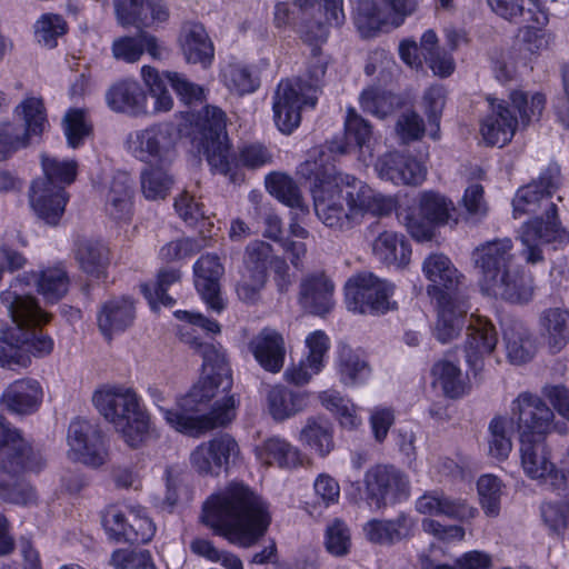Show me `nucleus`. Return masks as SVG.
Returning a JSON list of instances; mask_svg holds the SVG:
<instances>
[{
  "instance_id": "21",
  "label": "nucleus",
  "mask_w": 569,
  "mask_h": 569,
  "mask_svg": "<svg viewBox=\"0 0 569 569\" xmlns=\"http://www.w3.org/2000/svg\"><path fill=\"white\" fill-rule=\"evenodd\" d=\"M520 467L523 475L538 486L560 492L557 476V463L552 451L543 440L520 442Z\"/></svg>"
},
{
  "instance_id": "39",
  "label": "nucleus",
  "mask_w": 569,
  "mask_h": 569,
  "mask_svg": "<svg viewBox=\"0 0 569 569\" xmlns=\"http://www.w3.org/2000/svg\"><path fill=\"white\" fill-rule=\"evenodd\" d=\"M372 253L379 262L388 267L403 269L411 261L412 250L405 234L393 230H383L372 242Z\"/></svg>"
},
{
  "instance_id": "46",
  "label": "nucleus",
  "mask_w": 569,
  "mask_h": 569,
  "mask_svg": "<svg viewBox=\"0 0 569 569\" xmlns=\"http://www.w3.org/2000/svg\"><path fill=\"white\" fill-rule=\"evenodd\" d=\"M266 188L279 201L296 210L297 217L307 216L308 207L303 203L300 191L295 181L287 174L273 172L266 178Z\"/></svg>"
},
{
  "instance_id": "54",
  "label": "nucleus",
  "mask_w": 569,
  "mask_h": 569,
  "mask_svg": "<svg viewBox=\"0 0 569 569\" xmlns=\"http://www.w3.org/2000/svg\"><path fill=\"white\" fill-rule=\"evenodd\" d=\"M141 78L150 97L154 100L152 112L157 114L170 111L173 107V99L167 89L168 81L164 73L160 74L157 69L143 66Z\"/></svg>"
},
{
  "instance_id": "12",
  "label": "nucleus",
  "mask_w": 569,
  "mask_h": 569,
  "mask_svg": "<svg viewBox=\"0 0 569 569\" xmlns=\"http://www.w3.org/2000/svg\"><path fill=\"white\" fill-rule=\"evenodd\" d=\"M109 423L131 448L141 447L152 431L151 418L141 398L123 386L109 388Z\"/></svg>"
},
{
  "instance_id": "8",
  "label": "nucleus",
  "mask_w": 569,
  "mask_h": 569,
  "mask_svg": "<svg viewBox=\"0 0 569 569\" xmlns=\"http://www.w3.org/2000/svg\"><path fill=\"white\" fill-rule=\"evenodd\" d=\"M488 101L490 109L480 122V136L487 146L492 147L509 143L519 123L527 126L538 120L546 106L543 94L522 90L511 91L508 100L488 98Z\"/></svg>"
},
{
  "instance_id": "2",
  "label": "nucleus",
  "mask_w": 569,
  "mask_h": 569,
  "mask_svg": "<svg viewBox=\"0 0 569 569\" xmlns=\"http://www.w3.org/2000/svg\"><path fill=\"white\" fill-rule=\"evenodd\" d=\"M298 174L312 181L310 191L316 214L332 230H350L366 214H386L395 207L391 197L376 192L353 176L336 173L322 156L319 161L307 160L301 163Z\"/></svg>"
},
{
  "instance_id": "6",
  "label": "nucleus",
  "mask_w": 569,
  "mask_h": 569,
  "mask_svg": "<svg viewBox=\"0 0 569 569\" xmlns=\"http://www.w3.org/2000/svg\"><path fill=\"white\" fill-rule=\"evenodd\" d=\"M191 124L199 133V146L213 173L229 176L236 181V170L240 166L258 168L270 161L269 152L258 144L243 147L238 156L231 152L224 113L217 107H204Z\"/></svg>"
},
{
  "instance_id": "11",
  "label": "nucleus",
  "mask_w": 569,
  "mask_h": 569,
  "mask_svg": "<svg viewBox=\"0 0 569 569\" xmlns=\"http://www.w3.org/2000/svg\"><path fill=\"white\" fill-rule=\"evenodd\" d=\"M415 510L426 517L421 521L422 531L445 543L463 541L466 530L460 525H445L432 517L469 522L478 516V509L467 499L453 498L440 490L425 491L416 499Z\"/></svg>"
},
{
  "instance_id": "27",
  "label": "nucleus",
  "mask_w": 569,
  "mask_h": 569,
  "mask_svg": "<svg viewBox=\"0 0 569 569\" xmlns=\"http://www.w3.org/2000/svg\"><path fill=\"white\" fill-rule=\"evenodd\" d=\"M377 176L396 186H418L427 176V167L416 158L400 152H387L375 163Z\"/></svg>"
},
{
  "instance_id": "44",
  "label": "nucleus",
  "mask_w": 569,
  "mask_h": 569,
  "mask_svg": "<svg viewBox=\"0 0 569 569\" xmlns=\"http://www.w3.org/2000/svg\"><path fill=\"white\" fill-rule=\"evenodd\" d=\"M515 421L507 416L493 418L488 427V456L497 461H505L512 451Z\"/></svg>"
},
{
  "instance_id": "58",
  "label": "nucleus",
  "mask_w": 569,
  "mask_h": 569,
  "mask_svg": "<svg viewBox=\"0 0 569 569\" xmlns=\"http://www.w3.org/2000/svg\"><path fill=\"white\" fill-rule=\"evenodd\" d=\"M172 183V177L161 168L147 169L141 173V189L148 200L164 199Z\"/></svg>"
},
{
  "instance_id": "41",
  "label": "nucleus",
  "mask_w": 569,
  "mask_h": 569,
  "mask_svg": "<svg viewBox=\"0 0 569 569\" xmlns=\"http://www.w3.org/2000/svg\"><path fill=\"white\" fill-rule=\"evenodd\" d=\"M416 520L408 515H399L392 520L371 519L363 526L367 540L378 545H393L413 535Z\"/></svg>"
},
{
  "instance_id": "35",
  "label": "nucleus",
  "mask_w": 569,
  "mask_h": 569,
  "mask_svg": "<svg viewBox=\"0 0 569 569\" xmlns=\"http://www.w3.org/2000/svg\"><path fill=\"white\" fill-rule=\"evenodd\" d=\"M346 144L338 146L332 142L328 148L332 152L347 153L358 150V159L363 164H369L372 159V132L371 127L361 118L355 109L350 108L345 121Z\"/></svg>"
},
{
  "instance_id": "47",
  "label": "nucleus",
  "mask_w": 569,
  "mask_h": 569,
  "mask_svg": "<svg viewBox=\"0 0 569 569\" xmlns=\"http://www.w3.org/2000/svg\"><path fill=\"white\" fill-rule=\"evenodd\" d=\"M503 342L507 358L513 365L526 363L535 355L536 349L530 332L520 323H513L505 328Z\"/></svg>"
},
{
  "instance_id": "23",
  "label": "nucleus",
  "mask_w": 569,
  "mask_h": 569,
  "mask_svg": "<svg viewBox=\"0 0 569 569\" xmlns=\"http://www.w3.org/2000/svg\"><path fill=\"white\" fill-rule=\"evenodd\" d=\"M271 248L262 241H254L247 247L244 268L237 286V295L244 302H254L267 281Z\"/></svg>"
},
{
  "instance_id": "45",
  "label": "nucleus",
  "mask_w": 569,
  "mask_h": 569,
  "mask_svg": "<svg viewBox=\"0 0 569 569\" xmlns=\"http://www.w3.org/2000/svg\"><path fill=\"white\" fill-rule=\"evenodd\" d=\"M298 440L320 457L328 456L335 448L332 428L322 419H307Z\"/></svg>"
},
{
  "instance_id": "48",
  "label": "nucleus",
  "mask_w": 569,
  "mask_h": 569,
  "mask_svg": "<svg viewBox=\"0 0 569 569\" xmlns=\"http://www.w3.org/2000/svg\"><path fill=\"white\" fill-rule=\"evenodd\" d=\"M38 292L49 303L61 300L69 289V277L62 264L47 268L39 273H32Z\"/></svg>"
},
{
  "instance_id": "64",
  "label": "nucleus",
  "mask_w": 569,
  "mask_h": 569,
  "mask_svg": "<svg viewBox=\"0 0 569 569\" xmlns=\"http://www.w3.org/2000/svg\"><path fill=\"white\" fill-rule=\"evenodd\" d=\"M295 3L305 12L323 10L329 26L339 27L345 22L343 0H295Z\"/></svg>"
},
{
  "instance_id": "57",
  "label": "nucleus",
  "mask_w": 569,
  "mask_h": 569,
  "mask_svg": "<svg viewBox=\"0 0 569 569\" xmlns=\"http://www.w3.org/2000/svg\"><path fill=\"white\" fill-rule=\"evenodd\" d=\"M221 78L230 92L246 94L253 92L258 86V79L249 68L241 63H230L223 67Z\"/></svg>"
},
{
  "instance_id": "13",
  "label": "nucleus",
  "mask_w": 569,
  "mask_h": 569,
  "mask_svg": "<svg viewBox=\"0 0 569 569\" xmlns=\"http://www.w3.org/2000/svg\"><path fill=\"white\" fill-rule=\"evenodd\" d=\"M395 290L392 282L371 272H361L346 282V305L358 313H386L397 309V302L392 300Z\"/></svg>"
},
{
  "instance_id": "33",
  "label": "nucleus",
  "mask_w": 569,
  "mask_h": 569,
  "mask_svg": "<svg viewBox=\"0 0 569 569\" xmlns=\"http://www.w3.org/2000/svg\"><path fill=\"white\" fill-rule=\"evenodd\" d=\"M333 291L335 286L325 273L308 274L300 283L298 303L306 312L323 317L335 306Z\"/></svg>"
},
{
  "instance_id": "19",
  "label": "nucleus",
  "mask_w": 569,
  "mask_h": 569,
  "mask_svg": "<svg viewBox=\"0 0 569 569\" xmlns=\"http://www.w3.org/2000/svg\"><path fill=\"white\" fill-rule=\"evenodd\" d=\"M421 272L427 280V293L436 300L460 295L465 274L450 257L442 252H431L422 260Z\"/></svg>"
},
{
  "instance_id": "1",
  "label": "nucleus",
  "mask_w": 569,
  "mask_h": 569,
  "mask_svg": "<svg viewBox=\"0 0 569 569\" xmlns=\"http://www.w3.org/2000/svg\"><path fill=\"white\" fill-rule=\"evenodd\" d=\"M173 315L178 320L177 335L180 340L198 350L203 358L201 377L171 407L168 406V393L163 388L150 387L148 393L164 422L174 431L184 435L189 413L200 411L220 391H229L232 380L223 351L201 341V335L220 333V325L200 312L177 310Z\"/></svg>"
},
{
  "instance_id": "56",
  "label": "nucleus",
  "mask_w": 569,
  "mask_h": 569,
  "mask_svg": "<svg viewBox=\"0 0 569 569\" xmlns=\"http://www.w3.org/2000/svg\"><path fill=\"white\" fill-rule=\"evenodd\" d=\"M363 111L383 119L399 106V98L378 88L365 89L359 98Z\"/></svg>"
},
{
  "instance_id": "4",
  "label": "nucleus",
  "mask_w": 569,
  "mask_h": 569,
  "mask_svg": "<svg viewBox=\"0 0 569 569\" xmlns=\"http://www.w3.org/2000/svg\"><path fill=\"white\" fill-rule=\"evenodd\" d=\"M558 186V171L549 170L538 180L518 189L512 200L516 219L526 214L533 217L519 232L523 246L522 254L529 263L542 260V244L563 243L569 240V233L560 226L556 204L551 201Z\"/></svg>"
},
{
  "instance_id": "51",
  "label": "nucleus",
  "mask_w": 569,
  "mask_h": 569,
  "mask_svg": "<svg viewBox=\"0 0 569 569\" xmlns=\"http://www.w3.org/2000/svg\"><path fill=\"white\" fill-rule=\"evenodd\" d=\"M479 505L487 517L497 518L501 510L505 485L492 473L481 475L476 483Z\"/></svg>"
},
{
  "instance_id": "31",
  "label": "nucleus",
  "mask_w": 569,
  "mask_h": 569,
  "mask_svg": "<svg viewBox=\"0 0 569 569\" xmlns=\"http://www.w3.org/2000/svg\"><path fill=\"white\" fill-rule=\"evenodd\" d=\"M172 143V128L163 123L130 134L128 149L137 159L151 162L166 158Z\"/></svg>"
},
{
  "instance_id": "26",
  "label": "nucleus",
  "mask_w": 569,
  "mask_h": 569,
  "mask_svg": "<svg viewBox=\"0 0 569 569\" xmlns=\"http://www.w3.org/2000/svg\"><path fill=\"white\" fill-rule=\"evenodd\" d=\"M497 343L498 333L492 322L485 317L471 315L467 326L465 353L472 371L478 372L483 368L486 359L492 355Z\"/></svg>"
},
{
  "instance_id": "42",
  "label": "nucleus",
  "mask_w": 569,
  "mask_h": 569,
  "mask_svg": "<svg viewBox=\"0 0 569 569\" xmlns=\"http://www.w3.org/2000/svg\"><path fill=\"white\" fill-rule=\"evenodd\" d=\"M236 417V400L233 396H224L217 401L210 412L199 415L190 412L188 418V427L184 435L190 437H200L209 430L218 427H224Z\"/></svg>"
},
{
  "instance_id": "5",
  "label": "nucleus",
  "mask_w": 569,
  "mask_h": 569,
  "mask_svg": "<svg viewBox=\"0 0 569 569\" xmlns=\"http://www.w3.org/2000/svg\"><path fill=\"white\" fill-rule=\"evenodd\" d=\"M511 239L486 241L471 252L480 292L512 303H525L533 296L532 279L515 263Z\"/></svg>"
},
{
  "instance_id": "16",
  "label": "nucleus",
  "mask_w": 569,
  "mask_h": 569,
  "mask_svg": "<svg viewBox=\"0 0 569 569\" xmlns=\"http://www.w3.org/2000/svg\"><path fill=\"white\" fill-rule=\"evenodd\" d=\"M519 433V441L543 439L555 429V412L539 397L529 392L520 393L510 406V417Z\"/></svg>"
},
{
  "instance_id": "43",
  "label": "nucleus",
  "mask_w": 569,
  "mask_h": 569,
  "mask_svg": "<svg viewBox=\"0 0 569 569\" xmlns=\"http://www.w3.org/2000/svg\"><path fill=\"white\" fill-rule=\"evenodd\" d=\"M179 42L187 62L200 63L203 67L212 62L214 56L213 44L202 24H184Z\"/></svg>"
},
{
  "instance_id": "55",
  "label": "nucleus",
  "mask_w": 569,
  "mask_h": 569,
  "mask_svg": "<svg viewBox=\"0 0 569 569\" xmlns=\"http://www.w3.org/2000/svg\"><path fill=\"white\" fill-rule=\"evenodd\" d=\"M41 166L44 177L38 180H48L50 187L64 189L76 180L78 163L74 160H59L56 157L41 154Z\"/></svg>"
},
{
  "instance_id": "9",
  "label": "nucleus",
  "mask_w": 569,
  "mask_h": 569,
  "mask_svg": "<svg viewBox=\"0 0 569 569\" xmlns=\"http://www.w3.org/2000/svg\"><path fill=\"white\" fill-rule=\"evenodd\" d=\"M1 302L11 317V326L0 331V366L12 370L27 368L31 363L29 345L33 336L23 326L39 315L34 298L9 289L2 292Z\"/></svg>"
},
{
  "instance_id": "3",
  "label": "nucleus",
  "mask_w": 569,
  "mask_h": 569,
  "mask_svg": "<svg viewBox=\"0 0 569 569\" xmlns=\"http://www.w3.org/2000/svg\"><path fill=\"white\" fill-rule=\"evenodd\" d=\"M201 519L217 536L241 548L256 545L271 523L268 503L242 483H230L210 496Z\"/></svg>"
},
{
  "instance_id": "10",
  "label": "nucleus",
  "mask_w": 569,
  "mask_h": 569,
  "mask_svg": "<svg viewBox=\"0 0 569 569\" xmlns=\"http://www.w3.org/2000/svg\"><path fill=\"white\" fill-rule=\"evenodd\" d=\"M327 62L318 50H313V62L309 69L310 80L281 81L273 94L272 111L277 128L283 133H291L301 121L305 107L313 108L318 100V82L325 76Z\"/></svg>"
},
{
  "instance_id": "62",
  "label": "nucleus",
  "mask_w": 569,
  "mask_h": 569,
  "mask_svg": "<svg viewBox=\"0 0 569 569\" xmlns=\"http://www.w3.org/2000/svg\"><path fill=\"white\" fill-rule=\"evenodd\" d=\"M31 139L22 127L10 123H0V161L6 160L13 152L30 144Z\"/></svg>"
},
{
  "instance_id": "29",
  "label": "nucleus",
  "mask_w": 569,
  "mask_h": 569,
  "mask_svg": "<svg viewBox=\"0 0 569 569\" xmlns=\"http://www.w3.org/2000/svg\"><path fill=\"white\" fill-rule=\"evenodd\" d=\"M223 272L224 268L216 254H203L193 266L196 289L207 308L217 313L226 308L219 283Z\"/></svg>"
},
{
  "instance_id": "25",
  "label": "nucleus",
  "mask_w": 569,
  "mask_h": 569,
  "mask_svg": "<svg viewBox=\"0 0 569 569\" xmlns=\"http://www.w3.org/2000/svg\"><path fill=\"white\" fill-rule=\"evenodd\" d=\"M69 457L91 467L103 463L102 430L88 420H73L68 430Z\"/></svg>"
},
{
  "instance_id": "18",
  "label": "nucleus",
  "mask_w": 569,
  "mask_h": 569,
  "mask_svg": "<svg viewBox=\"0 0 569 569\" xmlns=\"http://www.w3.org/2000/svg\"><path fill=\"white\" fill-rule=\"evenodd\" d=\"M398 50L400 59L411 69H420L426 61L438 77H448L455 70L453 58L439 48L438 37L431 29L422 33L419 46L411 39H403Z\"/></svg>"
},
{
  "instance_id": "14",
  "label": "nucleus",
  "mask_w": 569,
  "mask_h": 569,
  "mask_svg": "<svg viewBox=\"0 0 569 569\" xmlns=\"http://www.w3.org/2000/svg\"><path fill=\"white\" fill-rule=\"evenodd\" d=\"M383 8L373 0H357L353 7V21L365 38L376 36L388 28H399L406 19L412 16L420 0H381Z\"/></svg>"
},
{
  "instance_id": "40",
  "label": "nucleus",
  "mask_w": 569,
  "mask_h": 569,
  "mask_svg": "<svg viewBox=\"0 0 569 569\" xmlns=\"http://www.w3.org/2000/svg\"><path fill=\"white\" fill-rule=\"evenodd\" d=\"M539 336L552 352L569 343V310L560 307L545 309L538 318Z\"/></svg>"
},
{
  "instance_id": "53",
  "label": "nucleus",
  "mask_w": 569,
  "mask_h": 569,
  "mask_svg": "<svg viewBox=\"0 0 569 569\" xmlns=\"http://www.w3.org/2000/svg\"><path fill=\"white\" fill-rule=\"evenodd\" d=\"M14 114L23 121L22 130L28 133L30 139L41 136L48 123L46 109L40 98L24 99L16 107Z\"/></svg>"
},
{
  "instance_id": "20",
  "label": "nucleus",
  "mask_w": 569,
  "mask_h": 569,
  "mask_svg": "<svg viewBox=\"0 0 569 569\" xmlns=\"http://www.w3.org/2000/svg\"><path fill=\"white\" fill-rule=\"evenodd\" d=\"M239 453L237 441L221 435L199 443L189 456L191 469L200 476L218 477Z\"/></svg>"
},
{
  "instance_id": "17",
  "label": "nucleus",
  "mask_w": 569,
  "mask_h": 569,
  "mask_svg": "<svg viewBox=\"0 0 569 569\" xmlns=\"http://www.w3.org/2000/svg\"><path fill=\"white\" fill-rule=\"evenodd\" d=\"M366 498L369 503L381 507L406 500L410 493L408 477L389 465H376L363 477Z\"/></svg>"
},
{
  "instance_id": "61",
  "label": "nucleus",
  "mask_w": 569,
  "mask_h": 569,
  "mask_svg": "<svg viewBox=\"0 0 569 569\" xmlns=\"http://www.w3.org/2000/svg\"><path fill=\"white\" fill-rule=\"evenodd\" d=\"M67 31L66 21L58 14H43L34 26L36 38L39 43L47 48H54L57 39Z\"/></svg>"
},
{
  "instance_id": "52",
  "label": "nucleus",
  "mask_w": 569,
  "mask_h": 569,
  "mask_svg": "<svg viewBox=\"0 0 569 569\" xmlns=\"http://www.w3.org/2000/svg\"><path fill=\"white\" fill-rule=\"evenodd\" d=\"M181 273L176 268H163L158 272L157 281L141 284V292L152 310L160 306H172L173 299L167 295L170 286L178 282Z\"/></svg>"
},
{
  "instance_id": "32",
  "label": "nucleus",
  "mask_w": 569,
  "mask_h": 569,
  "mask_svg": "<svg viewBox=\"0 0 569 569\" xmlns=\"http://www.w3.org/2000/svg\"><path fill=\"white\" fill-rule=\"evenodd\" d=\"M257 462L262 467H277L291 470L302 466L300 449L281 436H270L253 448Z\"/></svg>"
},
{
  "instance_id": "7",
  "label": "nucleus",
  "mask_w": 569,
  "mask_h": 569,
  "mask_svg": "<svg viewBox=\"0 0 569 569\" xmlns=\"http://www.w3.org/2000/svg\"><path fill=\"white\" fill-rule=\"evenodd\" d=\"M42 466L41 455L18 429L0 419V499L20 506L36 505L38 495L34 488L20 475L39 471Z\"/></svg>"
},
{
  "instance_id": "28",
  "label": "nucleus",
  "mask_w": 569,
  "mask_h": 569,
  "mask_svg": "<svg viewBox=\"0 0 569 569\" xmlns=\"http://www.w3.org/2000/svg\"><path fill=\"white\" fill-rule=\"evenodd\" d=\"M114 10L121 26L139 30L158 27L169 18L160 0H114Z\"/></svg>"
},
{
  "instance_id": "38",
  "label": "nucleus",
  "mask_w": 569,
  "mask_h": 569,
  "mask_svg": "<svg viewBox=\"0 0 569 569\" xmlns=\"http://www.w3.org/2000/svg\"><path fill=\"white\" fill-rule=\"evenodd\" d=\"M249 349L266 371L277 373L283 367L286 358L284 339L277 330L271 328L261 330L251 339Z\"/></svg>"
},
{
  "instance_id": "30",
  "label": "nucleus",
  "mask_w": 569,
  "mask_h": 569,
  "mask_svg": "<svg viewBox=\"0 0 569 569\" xmlns=\"http://www.w3.org/2000/svg\"><path fill=\"white\" fill-rule=\"evenodd\" d=\"M437 319L432 333L435 338L447 343L457 339L466 328V319L470 306L462 295L436 299Z\"/></svg>"
},
{
  "instance_id": "60",
  "label": "nucleus",
  "mask_w": 569,
  "mask_h": 569,
  "mask_svg": "<svg viewBox=\"0 0 569 569\" xmlns=\"http://www.w3.org/2000/svg\"><path fill=\"white\" fill-rule=\"evenodd\" d=\"M62 127L71 148H78L91 131V124L82 109H70L63 117Z\"/></svg>"
},
{
  "instance_id": "37",
  "label": "nucleus",
  "mask_w": 569,
  "mask_h": 569,
  "mask_svg": "<svg viewBox=\"0 0 569 569\" xmlns=\"http://www.w3.org/2000/svg\"><path fill=\"white\" fill-rule=\"evenodd\" d=\"M335 366L339 381L349 388L366 385L372 375L366 352L349 346L339 348Z\"/></svg>"
},
{
  "instance_id": "15",
  "label": "nucleus",
  "mask_w": 569,
  "mask_h": 569,
  "mask_svg": "<svg viewBox=\"0 0 569 569\" xmlns=\"http://www.w3.org/2000/svg\"><path fill=\"white\" fill-rule=\"evenodd\" d=\"M419 214H407L402 219L408 232L411 237L419 241H430L435 237V227L445 224H457V209L452 200L446 196L427 190L419 194Z\"/></svg>"
},
{
  "instance_id": "22",
  "label": "nucleus",
  "mask_w": 569,
  "mask_h": 569,
  "mask_svg": "<svg viewBox=\"0 0 569 569\" xmlns=\"http://www.w3.org/2000/svg\"><path fill=\"white\" fill-rule=\"evenodd\" d=\"M109 537L129 543H147L156 533V525L144 508L124 506L111 512Z\"/></svg>"
},
{
  "instance_id": "24",
  "label": "nucleus",
  "mask_w": 569,
  "mask_h": 569,
  "mask_svg": "<svg viewBox=\"0 0 569 569\" xmlns=\"http://www.w3.org/2000/svg\"><path fill=\"white\" fill-rule=\"evenodd\" d=\"M311 393L284 385H268L262 390V408L274 422H284L306 411Z\"/></svg>"
},
{
  "instance_id": "50",
  "label": "nucleus",
  "mask_w": 569,
  "mask_h": 569,
  "mask_svg": "<svg viewBox=\"0 0 569 569\" xmlns=\"http://www.w3.org/2000/svg\"><path fill=\"white\" fill-rule=\"evenodd\" d=\"M109 106L133 116L147 113V97L134 81H124L110 91Z\"/></svg>"
},
{
  "instance_id": "49",
  "label": "nucleus",
  "mask_w": 569,
  "mask_h": 569,
  "mask_svg": "<svg viewBox=\"0 0 569 569\" xmlns=\"http://www.w3.org/2000/svg\"><path fill=\"white\" fill-rule=\"evenodd\" d=\"M435 383L439 386L443 393L452 399L460 398L468 393L469 383L467 377L462 373L457 363L442 360L432 368Z\"/></svg>"
},
{
  "instance_id": "36",
  "label": "nucleus",
  "mask_w": 569,
  "mask_h": 569,
  "mask_svg": "<svg viewBox=\"0 0 569 569\" xmlns=\"http://www.w3.org/2000/svg\"><path fill=\"white\" fill-rule=\"evenodd\" d=\"M43 390L39 381L22 378L11 382L1 396V403L16 415H31L42 402Z\"/></svg>"
},
{
  "instance_id": "59",
  "label": "nucleus",
  "mask_w": 569,
  "mask_h": 569,
  "mask_svg": "<svg viewBox=\"0 0 569 569\" xmlns=\"http://www.w3.org/2000/svg\"><path fill=\"white\" fill-rule=\"evenodd\" d=\"M131 179L128 173L119 172L109 188V201L114 208V218L124 219L131 211Z\"/></svg>"
},
{
  "instance_id": "34",
  "label": "nucleus",
  "mask_w": 569,
  "mask_h": 569,
  "mask_svg": "<svg viewBox=\"0 0 569 569\" xmlns=\"http://www.w3.org/2000/svg\"><path fill=\"white\" fill-rule=\"evenodd\" d=\"M29 200L40 219L50 226H57L64 212L68 194L62 187H50L48 180H34Z\"/></svg>"
},
{
  "instance_id": "63",
  "label": "nucleus",
  "mask_w": 569,
  "mask_h": 569,
  "mask_svg": "<svg viewBox=\"0 0 569 569\" xmlns=\"http://www.w3.org/2000/svg\"><path fill=\"white\" fill-rule=\"evenodd\" d=\"M102 242L83 240L78 246L76 259L84 272L99 276L102 270Z\"/></svg>"
}]
</instances>
